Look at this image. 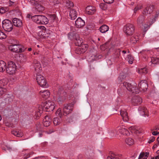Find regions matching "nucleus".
<instances>
[{
    "label": "nucleus",
    "instance_id": "obj_18",
    "mask_svg": "<svg viewBox=\"0 0 159 159\" xmlns=\"http://www.w3.org/2000/svg\"><path fill=\"white\" fill-rule=\"evenodd\" d=\"M117 130L118 131L119 134L120 133L121 134L127 135H128L129 134L128 131L123 127H118L117 129Z\"/></svg>",
    "mask_w": 159,
    "mask_h": 159
},
{
    "label": "nucleus",
    "instance_id": "obj_63",
    "mask_svg": "<svg viewBox=\"0 0 159 159\" xmlns=\"http://www.w3.org/2000/svg\"><path fill=\"white\" fill-rule=\"evenodd\" d=\"M150 27V26L149 25H147L146 26H144V30H146L147 28L148 29Z\"/></svg>",
    "mask_w": 159,
    "mask_h": 159
},
{
    "label": "nucleus",
    "instance_id": "obj_17",
    "mask_svg": "<svg viewBox=\"0 0 159 159\" xmlns=\"http://www.w3.org/2000/svg\"><path fill=\"white\" fill-rule=\"evenodd\" d=\"M33 66L35 70L37 72H39L42 70V67L39 62L37 60H34V61Z\"/></svg>",
    "mask_w": 159,
    "mask_h": 159
},
{
    "label": "nucleus",
    "instance_id": "obj_28",
    "mask_svg": "<svg viewBox=\"0 0 159 159\" xmlns=\"http://www.w3.org/2000/svg\"><path fill=\"white\" fill-rule=\"evenodd\" d=\"M40 20L41 22L40 24H47L48 23V19L46 17L43 15H40Z\"/></svg>",
    "mask_w": 159,
    "mask_h": 159
},
{
    "label": "nucleus",
    "instance_id": "obj_61",
    "mask_svg": "<svg viewBox=\"0 0 159 159\" xmlns=\"http://www.w3.org/2000/svg\"><path fill=\"white\" fill-rule=\"evenodd\" d=\"M159 133L157 132V131H153L152 132V134L154 135H157Z\"/></svg>",
    "mask_w": 159,
    "mask_h": 159
},
{
    "label": "nucleus",
    "instance_id": "obj_23",
    "mask_svg": "<svg viewBox=\"0 0 159 159\" xmlns=\"http://www.w3.org/2000/svg\"><path fill=\"white\" fill-rule=\"evenodd\" d=\"M123 86L122 89H134V87L131 84L126 82H124L123 84H122Z\"/></svg>",
    "mask_w": 159,
    "mask_h": 159
},
{
    "label": "nucleus",
    "instance_id": "obj_2",
    "mask_svg": "<svg viewBox=\"0 0 159 159\" xmlns=\"http://www.w3.org/2000/svg\"><path fill=\"white\" fill-rule=\"evenodd\" d=\"M55 104L53 102L48 100L45 102L42 107V110L47 112L52 111L55 107Z\"/></svg>",
    "mask_w": 159,
    "mask_h": 159
},
{
    "label": "nucleus",
    "instance_id": "obj_44",
    "mask_svg": "<svg viewBox=\"0 0 159 159\" xmlns=\"http://www.w3.org/2000/svg\"><path fill=\"white\" fill-rule=\"evenodd\" d=\"M152 63L154 64H159V58H153L151 60Z\"/></svg>",
    "mask_w": 159,
    "mask_h": 159
},
{
    "label": "nucleus",
    "instance_id": "obj_16",
    "mask_svg": "<svg viewBox=\"0 0 159 159\" xmlns=\"http://www.w3.org/2000/svg\"><path fill=\"white\" fill-rule=\"evenodd\" d=\"M120 115L122 118L123 120L127 122L129 119V116L128 115V113L125 110H121L120 111Z\"/></svg>",
    "mask_w": 159,
    "mask_h": 159
},
{
    "label": "nucleus",
    "instance_id": "obj_8",
    "mask_svg": "<svg viewBox=\"0 0 159 159\" xmlns=\"http://www.w3.org/2000/svg\"><path fill=\"white\" fill-rule=\"evenodd\" d=\"M73 104L72 103L64 105L62 112L66 114H69L73 110Z\"/></svg>",
    "mask_w": 159,
    "mask_h": 159
},
{
    "label": "nucleus",
    "instance_id": "obj_52",
    "mask_svg": "<svg viewBox=\"0 0 159 159\" xmlns=\"http://www.w3.org/2000/svg\"><path fill=\"white\" fill-rule=\"evenodd\" d=\"M33 153L32 152H31L30 153H28L26 155H25L24 157V159H27L28 158H29L30 157V155H32Z\"/></svg>",
    "mask_w": 159,
    "mask_h": 159
},
{
    "label": "nucleus",
    "instance_id": "obj_34",
    "mask_svg": "<svg viewBox=\"0 0 159 159\" xmlns=\"http://www.w3.org/2000/svg\"><path fill=\"white\" fill-rule=\"evenodd\" d=\"M38 0H27V2L32 6L37 5L38 4Z\"/></svg>",
    "mask_w": 159,
    "mask_h": 159
},
{
    "label": "nucleus",
    "instance_id": "obj_25",
    "mask_svg": "<svg viewBox=\"0 0 159 159\" xmlns=\"http://www.w3.org/2000/svg\"><path fill=\"white\" fill-rule=\"evenodd\" d=\"M12 21L14 25L16 26L20 27L22 25L21 21L17 18H14Z\"/></svg>",
    "mask_w": 159,
    "mask_h": 159
},
{
    "label": "nucleus",
    "instance_id": "obj_22",
    "mask_svg": "<svg viewBox=\"0 0 159 159\" xmlns=\"http://www.w3.org/2000/svg\"><path fill=\"white\" fill-rule=\"evenodd\" d=\"M70 16L71 20H75L77 17L76 11L75 9L70 10Z\"/></svg>",
    "mask_w": 159,
    "mask_h": 159
},
{
    "label": "nucleus",
    "instance_id": "obj_49",
    "mask_svg": "<svg viewBox=\"0 0 159 159\" xmlns=\"http://www.w3.org/2000/svg\"><path fill=\"white\" fill-rule=\"evenodd\" d=\"M99 6L100 8L103 10H105L107 8V5L104 3H101Z\"/></svg>",
    "mask_w": 159,
    "mask_h": 159
},
{
    "label": "nucleus",
    "instance_id": "obj_60",
    "mask_svg": "<svg viewBox=\"0 0 159 159\" xmlns=\"http://www.w3.org/2000/svg\"><path fill=\"white\" fill-rule=\"evenodd\" d=\"M159 144V142L155 143L153 146L152 148L154 149L156 148Z\"/></svg>",
    "mask_w": 159,
    "mask_h": 159
},
{
    "label": "nucleus",
    "instance_id": "obj_37",
    "mask_svg": "<svg viewBox=\"0 0 159 159\" xmlns=\"http://www.w3.org/2000/svg\"><path fill=\"white\" fill-rule=\"evenodd\" d=\"M127 56V60L128 61L129 63L130 64H132L134 60L133 57L130 54L128 55Z\"/></svg>",
    "mask_w": 159,
    "mask_h": 159
},
{
    "label": "nucleus",
    "instance_id": "obj_40",
    "mask_svg": "<svg viewBox=\"0 0 159 159\" xmlns=\"http://www.w3.org/2000/svg\"><path fill=\"white\" fill-rule=\"evenodd\" d=\"M68 121L70 122H75L77 120L76 117L75 116H71L68 119Z\"/></svg>",
    "mask_w": 159,
    "mask_h": 159
},
{
    "label": "nucleus",
    "instance_id": "obj_1",
    "mask_svg": "<svg viewBox=\"0 0 159 159\" xmlns=\"http://www.w3.org/2000/svg\"><path fill=\"white\" fill-rule=\"evenodd\" d=\"M9 49L12 52L16 53H21L24 52L26 49L22 45L18 44H13L9 46Z\"/></svg>",
    "mask_w": 159,
    "mask_h": 159
},
{
    "label": "nucleus",
    "instance_id": "obj_64",
    "mask_svg": "<svg viewBox=\"0 0 159 159\" xmlns=\"http://www.w3.org/2000/svg\"><path fill=\"white\" fill-rule=\"evenodd\" d=\"M157 156H156L155 157V159H159V154H157Z\"/></svg>",
    "mask_w": 159,
    "mask_h": 159
},
{
    "label": "nucleus",
    "instance_id": "obj_7",
    "mask_svg": "<svg viewBox=\"0 0 159 159\" xmlns=\"http://www.w3.org/2000/svg\"><path fill=\"white\" fill-rule=\"evenodd\" d=\"M134 30L135 28L134 26L131 24H127L124 27V31L127 35H132Z\"/></svg>",
    "mask_w": 159,
    "mask_h": 159
},
{
    "label": "nucleus",
    "instance_id": "obj_57",
    "mask_svg": "<svg viewBox=\"0 0 159 159\" xmlns=\"http://www.w3.org/2000/svg\"><path fill=\"white\" fill-rule=\"evenodd\" d=\"M155 140V137H153L151 138V139L149 140L148 143H151L152 142L154 141Z\"/></svg>",
    "mask_w": 159,
    "mask_h": 159
},
{
    "label": "nucleus",
    "instance_id": "obj_58",
    "mask_svg": "<svg viewBox=\"0 0 159 159\" xmlns=\"http://www.w3.org/2000/svg\"><path fill=\"white\" fill-rule=\"evenodd\" d=\"M6 9H5L3 7H1V13H4L6 11Z\"/></svg>",
    "mask_w": 159,
    "mask_h": 159
},
{
    "label": "nucleus",
    "instance_id": "obj_32",
    "mask_svg": "<svg viewBox=\"0 0 159 159\" xmlns=\"http://www.w3.org/2000/svg\"><path fill=\"white\" fill-rule=\"evenodd\" d=\"M109 134L111 137L116 136V135L119 134V133L117 129L111 130L109 132Z\"/></svg>",
    "mask_w": 159,
    "mask_h": 159
},
{
    "label": "nucleus",
    "instance_id": "obj_43",
    "mask_svg": "<svg viewBox=\"0 0 159 159\" xmlns=\"http://www.w3.org/2000/svg\"><path fill=\"white\" fill-rule=\"evenodd\" d=\"M42 113V111L40 110H38L35 112L34 115V117L36 118H38L40 116L41 114Z\"/></svg>",
    "mask_w": 159,
    "mask_h": 159
},
{
    "label": "nucleus",
    "instance_id": "obj_59",
    "mask_svg": "<svg viewBox=\"0 0 159 159\" xmlns=\"http://www.w3.org/2000/svg\"><path fill=\"white\" fill-rule=\"evenodd\" d=\"M56 18V15L55 14L52 15L50 17V18L52 20H53Z\"/></svg>",
    "mask_w": 159,
    "mask_h": 159
},
{
    "label": "nucleus",
    "instance_id": "obj_14",
    "mask_svg": "<svg viewBox=\"0 0 159 159\" xmlns=\"http://www.w3.org/2000/svg\"><path fill=\"white\" fill-rule=\"evenodd\" d=\"M96 11L95 8L92 6H88L86 7L85 13L88 15H92Z\"/></svg>",
    "mask_w": 159,
    "mask_h": 159
},
{
    "label": "nucleus",
    "instance_id": "obj_4",
    "mask_svg": "<svg viewBox=\"0 0 159 159\" xmlns=\"http://www.w3.org/2000/svg\"><path fill=\"white\" fill-rule=\"evenodd\" d=\"M2 27L4 30L7 32L11 31L13 29V26L11 21L5 19L2 22Z\"/></svg>",
    "mask_w": 159,
    "mask_h": 159
},
{
    "label": "nucleus",
    "instance_id": "obj_13",
    "mask_svg": "<svg viewBox=\"0 0 159 159\" xmlns=\"http://www.w3.org/2000/svg\"><path fill=\"white\" fill-rule=\"evenodd\" d=\"M138 111L140 114L142 115L148 116V112L147 108L143 106H140L138 108Z\"/></svg>",
    "mask_w": 159,
    "mask_h": 159
},
{
    "label": "nucleus",
    "instance_id": "obj_5",
    "mask_svg": "<svg viewBox=\"0 0 159 159\" xmlns=\"http://www.w3.org/2000/svg\"><path fill=\"white\" fill-rule=\"evenodd\" d=\"M56 115L59 116V117H55L53 120V123L55 125H58L62 122V120L61 117L63 115V112L61 108H59L56 111Z\"/></svg>",
    "mask_w": 159,
    "mask_h": 159
},
{
    "label": "nucleus",
    "instance_id": "obj_45",
    "mask_svg": "<svg viewBox=\"0 0 159 159\" xmlns=\"http://www.w3.org/2000/svg\"><path fill=\"white\" fill-rule=\"evenodd\" d=\"M147 71L146 68H141L138 70V73L139 74H146L147 73Z\"/></svg>",
    "mask_w": 159,
    "mask_h": 159
},
{
    "label": "nucleus",
    "instance_id": "obj_50",
    "mask_svg": "<svg viewBox=\"0 0 159 159\" xmlns=\"http://www.w3.org/2000/svg\"><path fill=\"white\" fill-rule=\"evenodd\" d=\"M40 125H39L37 127V130L38 131V132H39V134H38L39 135V137H41L42 136V131H41L39 129V127H40Z\"/></svg>",
    "mask_w": 159,
    "mask_h": 159
},
{
    "label": "nucleus",
    "instance_id": "obj_38",
    "mask_svg": "<svg viewBox=\"0 0 159 159\" xmlns=\"http://www.w3.org/2000/svg\"><path fill=\"white\" fill-rule=\"evenodd\" d=\"M129 93L132 96H134L135 94H137L139 92L140 90H129Z\"/></svg>",
    "mask_w": 159,
    "mask_h": 159
},
{
    "label": "nucleus",
    "instance_id": "obj_20",
    "mask_svg": "<svg viewBox=\"0 0 159 159\" xmlns=\"http://www.w3.org/2000/svg\"><path fill=\"white\" fill-rule=\"evenodd\" d=\"M40 94L43 98L47 99L49 97L50 93L48 90H42L40 91Z\"/></svg>",
    "mask_w": 159,
    "mask_h": 159
},
{
    "label": "nucleus",
    "instance_id": "obj_47",
    "mask_svg": "<svg viewBox=\"0 0 159 159\" xmlns=\"http://www.w3.org/2000/svg\"><path fill=\"white\" fill-rule=\"evenodd\" d=\"M142 7L143 6L142 5H138L134 9V12L136 13L137 11L142 9Z\"/></svg>",
    "mask_w": 159,
    "mask_h": 159
},
{
    "label": "nucleus",
    "instance_id": "obj_53",
    "mask_svg": "<svg viewBox=\"0 0 159 159\" xmlns=\"http://www.w3.org/2000/svg\"><path fill=\"white\" fill-rule=\"evenodd\" d=\"M104 2L108 4H111L112 3L114 0H103Z\"/></svg>",
    "mask_w": 159,
    "mask_h": 159
},
{
    "label": "nucleus",
    "instance_id": "obj_24",
    "mask_svg": "<svg viewBox=\"0 0 159 159\" xmlns=\"http://www.w3.org/2000/svg\"><path fill=\"white\" fill-rule=\"evenodd\" d=\"M83 39L80 38L79 35H77L75 39V44L76 46H80L83 43Z\"/></svg>",
    "mask_w": 159,
    "mask_h": 159
},
{
    "label": "nucleus",
    "instance_id": "obj_21",
    "mask_svg": "<svg viewBox=\"0 0 159 159\" xmlns=\"http://www.w3.org/2000/svg\"><path fill=\"white\" fill-rule=\"evenodd\" d=\"M138 87L141 89H147L148 88V85L145 80H142L139 83Z\"/></svg>",
    "mask_w": 159,
    "mask_h": 159
},
{
    "label": "nucleus",
    "instance_id": "obj_33",
    "mask_svg": "<svg viewBox=\"0 0 159 159\" xmlns=\"http://www.w3.org/2000/svg\"><path fill=\"white\" fill-rule=\"evenodd\" d=\"M1 68L2 72L6 70V64L3 61L1 60Z\"/></svg>",
    "mask_w": 159,
    "mask_h": 159
},
{
    "label": "nucleus",
    "instance_id": "obj_11",
    "mask_svg": "<svg viewBox=\"0 0 159 159\" xmlns=\"http://www.w3.org/2000/svg\"><path fill=\"white\" fill-rule=\"evenodd\" d=\"M131 102L134 105L140 104L142 102V98L139 96L135 95L132 99Z\"/></svg>",
    "mask_w": 159,
    "mask_h": 159
},
{
    "label": "nucleus",
    "instance_id": "obj_10",
    "mask_svg": "<svg viewBox=\"0 0 159 159\" xmlns=\"http://www.w3.org/2000/svg\"><path fill=\"white\" fill-rule=\"evenodd\" d=\"M154 9V6L153 5H148L143 11V15H146L148 14H151Z\"/></svg>",
    "mask_w": 159,
    "mask_h": 159
},
{
    "label": "nucleus",
    "instance_id": "obj_48",
    "mask_svg": "<svg viewBox=\"0 0 159 159\" xmlns=\"http://www.w3.org/2000/svg\"><path fill=\"white\" fill-rule=\"evenodd\" d=\"M6 147L5 148L2 147V149L3 150H4L6 151V149H7L9 151H10L11 150V147L9 145H8V144H7L6 145H5Z\"/></svg>",
    "mask_w": 159,
    "mask_h": 159
},
{
    "label": "nucleus",
    "instance_id": "obj_62",
    "mask_svg": "<svg viewBox=\"0 0 159 159\" xmlns=\"http://www.w3.org/2000/svg\"><path fill=\"white\" fill-rule=\"evenodd\" d=\"M38 27L39 29H42L43 30H45V29H46V28H45V27L43 26H38Z\"/></svg>",
    "mask_w": 159,
    "mask_h": 159
},
{
    "label": "nucleus",
    "instance_id": "obj_35",
    "mask_svg": "<svg viewBox=\"0 0 159 159\" xmlns=\"http://www.w3.org/2000/svg\"><path fill=\"white\" fill-rule=\"evenodd\" d=\"M125 78L124 75H120L116 80V83L118 84H121Z\"/></svg>",
    "mask_w": 159,
    "mask_h": 159
},
{
    "label": "nucleus",
    "instance_id": "obj_31",
    "mask_svg": "<svg viewBox=\"0 0 159 159\" xmlns=\"http://www.w3.org/2000/svg\"><path fill=\"white\" fill-rule=\"evenodd\" d=\"M11 133L15 136L18 137H22L23 135V134L21 131L13 130L11 131Z\"/></svg>",
    "mask_w": 159,
    "mask_h": 159
},
{
    "label": "nucleus",
    "instance_id": "obj_54",
    "mask_svg": "<svg viewBox=\"0 0 159 159\" xmlns=\"http://www.w3.org/2000/svg\"><path fill=\"white\" fill-rule=\"evenodd\" d=\"M2 82H3V84H1V89H3V88L2 87V86H4L5 84H6L7 83V80H2Z\"/></svg>",
    "mask_w": 159,
    "mask_h": 159
},
{
    "label": "nucleus",
    "instance_id": "obj_51",
    "mask_svg": "<svg viewBox=\"0 0 159 159\" xmlns=\"http://www.w3.org/2000/svg\"><path fill=\"white\" fill-rule=\"evenodd\" d=\"M6 35L4 34L3 32H1V39H5L6 38Z\"/></svg>",
    "mask_w": 159,
    "mask_h": 159
},
{
    "label": "nucleus",
    "instance_id": "obj_15",
    "mask_svg": "<svg viewBox=\"0 0 159 159\" xmlns=\"http://www.w3.org/2000/svg\"><path fill=\"white\" fill-rule=\"evenodd\" d=\"M107 159H123L122 155L116 154L114 153H111L107 158Z\"/></svg>",
    "mask_w": 159,
    "mask_h": 159
},
{
    "label": "nucleus",
    "instance_id": "obj_9",
    "mask_svg": "<svg viewBox=\"0 0 159 159\" xmlns=\"http://www.w3.org/2000/svg\"><path fill=\"white\" fill-rule=\"evenodd\" d=\"M88 48V45L85 44H82L81 46L76 48L75 52L77 54H80L85 52Z\"/></svg>",
    "mask_w": 159,
    "mask_h": 159
},
{
    "label": "nucleus",
    "instance_id": "obj_56",
    "mask_svg": "<svg viewBox=\"0 0 159 159\" xmlns=\"http://www.w3.org/2000/svg\"><path fill=\"white\" fill-rule=\"evenodd\" d=\"M63 100L60 97H59L57 99V102L59 104H61L62 102H63Z\"/></svg>",
    "mask_w": 159,
    "mask_h": 159
},
{
    "label": "nucleus",
    "instance_id": "obj_30",
    "mask_svg": "<svg viewBox=\"0 0 159 159\" xmlns=\"http://www.w3.org/2000/svg\"><path fill=\"white\" fill-rule=\"evenodd\" d=\"M109 29L108 26L106 25H103L100 28V31L102 33H105Z\"/></svg>",
    "mask_w": 159,
    "mask_h": 159
},
{
    "label": "nucleus",
    "instance_id": "obj_55",
    "mask_svg": "<svg viewBox=\"0 0 159 159\" xmlns=\"http://www.w3.org/2000/svg\"><path fill=\"white\" fill-rule=\"evenodd\" d=\"M120 49H117L116 50V57H118L120 54Z\"/></svg>",
    "mask_w": 159,
    "mask_h": 159
},
{
    "label": "nucleus",
    "instance_id": "obj_3",
    "mask_svg": "<svg viewBox=\"0 0 159 159\" xmlns=\"http://www.w3.org/2000/svg\"><path fill=\"white\" fill-rule=\"evenodd\" d=\"M36 80L38 84L44 88H48L49 86L47 84L46 80L42 75L38 74L36 77Z\"/></svg>",
    "mask_w": 159,
    "mask_h": 159
},
{
    "label": "nucleus",
    "instance_id": "obj_42",
    "mask_svg": "<svg viewBox=\"0 0 159 159\" xmlns=\"http://www.w3.org/2000/svg\"><path fill=\"white\" fill-rule=\"evenodd\" d=\"M131 41L133 43H135L138 41L139 38L138 36H135L132 37L131 39Z\"/></svg>",
    "mask_w": 159,
    "mask_h": 159
},
{
    "label": "nucleus",
    "instance_id": "obj_12",
    "mask_svg": "<svg viewBox=\"0 0 159 159\" xmlns=\"http://www.w3.org/2000/svg\"><path fill=\"white\" fill-rule=\"evenodd\" d=\"M85 25V22L80 17H78L75 21V26L77 28H80Z\"/></svg>",
    "mask_w": 159,
    "mask_h": 159
},
{
    "label": "nucleus",
    "instance_id": "obj_46",
    "mask_svg": "<svg viewBox=\"0 0 159 159\" xmlns=\"http://www.w3.org/2000/svg\"><path fill=\"white\" fill-rule=\"evenodd\" d=\"M73 3L71 1H68L66 2V6L68 8H70L74 6Z\"/></svg>",
    "mask_w": 159,
    "mask_h": 159
},
{
    "label": "nucleus",
    "instance_id": "obj_19",
    "mask_svg": "<svg viewBox=\"0 0 159 159\" xmlns=\"http://www.w3.org/2000/svg\"><path fill=\"white\" fill-rule=\"evenodd\" d=\"M51 121L52 119L50 116H46L43 119V125L45 126H48L50 125Z\"/></svg>",
    "mask_w": 159,
    "mask_h": 159
},
{
    "label": "nucleus",
    "instance_id": "obj_29",
    "mask_svg": "<svg viewBox=\"0 0 159 159\" xmlns=\"http://www.w3.org/2000/svg\"><path fill=\"white\" fill-rule=\"evenodd\" d=\"M129 129L132 133H134L136 134H137L138 133H139V128L136 126H131L129 127Z\"/></svg>",
    "mask_w": 159,
    "mask_h": 159
},
{
    "label": "nucleus",
    "instance_id": "obj_41",
    "mask_svg": "<svg viewBox=\"0 0 159 159\" xmlns=\"http://www.w3.org/2000/svg\"><path fill=\"white\" fill-rule=\"evenodd\" d=\"M148 156V153L147 152L145 153H141L139 156V158H143L144 159H146Z\"/></svg>",
    "mask_w": 159,
    "mask_h": 159
},
{
    "label": "nucleus",
    "instance_id": "obj_26",
    "mask_svg": "<svg viewBox=\"0 0 159 159\" xmlns=\"http://www.w3.org/2000/svg\"><path fill=\"white\" fill-rule=\"evenodd\" d=\"M40 15H36L31 17L32 20L38 24H40Z\"/></svg>",
    "mask_w": 159,
    "mask_h": 159
},
{
    "label": "nucleus",
    "instance_id": "obj_36",
    "mask_svg": "<svg viewBox=\"0 0 159 159\" xmlns=\"http://www.w3.org/2000/svg\"><path fill=\"white\" fill-rule=\"evenodd\" d=\"M125 142L127 144L130 146L133 144L134 141L131 138H129L126 139Z\"/></svg>",
    "mask_w": 159,
    "mask_h": 159
},
{
    "label": "nucleus",
    "instance_id": "obj_39",
    "mask_svg": "<svg viewBox=\"0 0 159 159\" xmlns=\"http://www.w3.org/2000/svg\"><path fill=\"white\" fill-rule=\"evenodd\" d=\"M36 6V8L39 11H42L44 10V8L41 5L37 4Z\"/></svg>",
    "mask_w": 159,
    "mask_h": 159
},
{
    "label": "nucleus",
    "instance_id": "obj_6",
    "mask_svg": "<svg viewBox=\"0 0 159 159\" xmlns=\"http://www.w3.org/2000/svg\"><path fill=\"white\" fill-rule=\"evenodd\" d=\"M16 65L14 62L12 61L9 62L6 69V72L10 75H13L16 71Z\"/></svg>",
    "mask_w": 159,
    "mask_h": 159
},
{
    "label": "nucleus",
    "instance_id": "obj_27",
    "mask_svg": "<svg viewBox=\"0 0 159 159\" xmlns=\"http://www.w3.org/2000/svg\"><path fill=\"white\" fill-rule=\"evenodd\" d=\"M145 17L144 15H141L138 18L137 20V24L140 26L143 25V23L144 21Z\"/></svg>",
    "mask_w": 159,
    "mask_h": 159
}]
</instances>
